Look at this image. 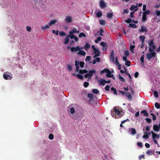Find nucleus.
Masks as SVG:
<instances>
[{
  "mask_svg": "<svg viewBox=\"0 0 160 160\" xmlns=\"http://www.w3.org/2000/svg\"><path fill=\"white\" fill-rule=\"evenodd\" d=\"M132 22V20L130 18H129L126 20V22L127 23H129L131 22Z\"/></svg>",
  "mask_w": 160,
  "mask_h": 160,
  "instance_id": "60",
  "label": "nucleus"
},
{
  "mask_svg": "<svg viewBox=\"0 0 160 160\" xmlns=\"http://www.w3.org/2000/svg\"><path fill=\"white\" fill-rule=\"evenodd\" d=\"M155 108L157 109L160 108V104L158 102H156L155 104Z\"/></svg>",
  "mask_w": 160,
  "mask_h": 160,
  "instance_id": "40",
  "label": "nucleus"
},
{
  "mask_svg": "<svg viewBox=\"0 0 160 160\" xmlns=\"http://www.w3.org/2000/svg\"><path fill=\"white\" fill-rule=\"evenodd\" d=\"M76 76L77 78H79L81 80H82L83 79V76L81 74H77L76 75Z\"/></svg>",
  "mask_w": 160,
  "mask_h": 160,
  "instance_id": "30",
  "label": "nucleus"
},
{
  "mask_svg": "<svg viewBox=\"0 0 160 160\" xmlns=\"http://www.w3.org/2000/svg\"><path fill=\"white\" fill-rule=\"evenodd\" d=\"M99 5L101 8H103L106 7V4L103 0H100Z\"/></svg>",
  "mask_w": 160,
  "mask_h": 160,
  "instance_id": "6",
  "label": "nucleus"
},
{
  "mask_svg": "<svg viewBox=\"0 0 160 160\" xmlns=\"http://www.w3.org/2000/svg\"><path fill=\"white\" fill-rule=\"evenodd\" d=\"M108 69L107 68H105L103 70H102L101 72V73H103L105 72H107L108 71Z\"/></svg>",
  "mask_w": 160,
  "mask_h": 160,
  "instance_id": "53",
  "label": "nucleus"
},
{
  "mask_svg": "<svg viewBox=\"0 0 160 160\" xmlns=\"http://www.w3.org/2000/svg\"><path fill=\"white\" fill-rule=\"evenodd\" d=\"M27 30L28 32H30L31 30V28L30 27L27 26L26 27Z\"/></svg>",
  "mask_w": 160,
  "mask_h": 160,
  "instance_id": "61",
  "label": "nucleus"
},
{
  "mask_svg": "<svg viewBox=\"0 0 160 160\" xmlns=\"http://www.w3.org/2000/svg\"><path fill=\"white\" fill-rule=\"evenodd\" d=\"M79 65H80V67L81 68H83L84 66V62H79Z\"/></svg>",
  "mask_w": 160,
  "mask_h": 160,
  "instance_id": "41",
  "label": "nucleus"
},
{
  "mask_svg": "<svg viewBox=\"0 0 160 160\" xmlns=\"http://www.w3.org/2000/svg\"><path fill=\"white\" fill-rule=\"evenodd\" d=\"M94 51L95 54V55L94 57V58H95L96 57L100 56V53L98 48H97V49H95V50Z\"/></svg>",
  "mask_w": 160,
  "mask_h": 160,
  "instance_id": "10",
  "label": "nucleus"
},
{
  "mask_svg": "<svg viewBox=\"0 0 160 160\" xmlns=\"http://www.w3.org/2000/svg\"><path fill=\"white\" fill-rule=\"evenodd\" d=\"M88 97L90 98L91 100L93 99V95L91 93H88Z\"/></svg>",
  "mask_w": 160,
  "mask_h": 160,
  "instance_id": "37",
  "label": "nucleus"
},
{
  "mask_svg": "<svg viewBox=\"0 0 160 160\" xmlns=\"http://www.w3.org/2000/svg\"><path fill=\"white\" fill-rule=\"evenodd\" d=\"M153 94L155 97L156 98H158V93L156 91H155L153 92Z\"/></svg>",
  "mask_w": 160,
  "mask_h": 160,
  "instance_id": "45",
  "label": "nucleus"
},
{
  "mask_svg": "<svg viewBox=\"0 0 160 160\" xmlns=\"http://www.w3.org/2000/svg\"><path fill=\"white\" fill-rule=\"evenodd\" d=\"M153 128L155 132H158L159 131V127L157 125H154L153 126Z\"/></svg>",
  "mask_w": 160,
  "mask_h": 160,
  "instance_id": "14",
  "label": "nucleus"
},
{
  "mask_svg": "<svg viewBox=\"0 0 160 160\" xmlns=\"http://www.w3.org/2000/svg\"><path fill=\"white\" fill-rule=\"evenodd\" d=\"M65 41L64 42V43L65 44H67L68 43L69 41V38L68 37V36H67L64 39Z\"/></svg>",
  "mask_w": 160,
  "mask_h": 160,
  "instance_id": "21",
  "label": "nucleus"
},
{
  "mask_svg": "<svg viewBox=\"0 0 160 160\" xmlns=\"http://www.w3.org/2000/svg\"><path fill=\"white\" fill-rule=\"evenodd\" d=\"M48 138L50 140H52L54 138V135L52 134H50L49 135Z\"/></svg>",
  "mask_w": 160,
  "mask_h": 160,
  "instance_id": "47",
  "label": "nucleus"
},
{
  "mask_svg": "<svg viewBox=\"0 0 160 160\" xmlns=\"http://www.w3.org/2000/svg\"><path fill=\"white\" fill-rule=\"evenodd\" d=\"M102 39V38L100 37H97V39L95 40V42L96 43H97L99 41H101Z\"/></svg>",
  "mask_w": 160,
  "mask_h": 160,
  "instance_id": "46",
  "label": "nucleus"
},
{
  "mask_svg": "<svg viewBox=\"0 0 160 160\" xmlns=\"http://www.w3.org/2000/svg\"><path fill=\"white\" fill-rule=\"evenodd\" d=\"M111 90L113 94L115 95H117L118 93L117 92L115 88H114L113 87H112L111 88Z\"/></svg>",
  "mask_w": 160,
  "mask_h": 160,
  "instance_id": "23",
  "label": "nucleus"
},
{
  "mask_svg": "<svg viewBox=\"0 0 160 160\" xmlns=\"http://www.w3.org/2000/svg\"><path fill=\"white\" fill-rule=\"evenodd\" d=\"M111 74V72L110 71V70L108 69V71L106 73V76L108 78L109 77V76L110 75V74Z\"/></svg>",
  "mask_w": 160,
  "mask_h": 160,
  "instance_id": "54",
  "label": "nucleus"
},
{
  "mask_svg": "<svg viewBox=\"0 0 160 160\" xmlns=\"http://www.w3.org/2000/svg\"><path fill=\"white\" fill-rule=\"evenodd\" d=\"M146 55L147 60L149 61L152 58L155 57L156 54L154 52H152L149 53H147Z\"/></svg>",
  "mask_w": 160,
  "mask_h": 160,
  "instance_id": "3",
  "label": "nucleus"
},
{
  "mask_svg": "<svg viewBox=\"0 0 160 160\" xmlns=\"http://www.w3.org/2000/svg\"><path fill=\"white\" fill-rule=\"evenodd\" d=\"M67 68L68 71H71L72 70V68L71 65H67Z\"/></svg>",
  "mask_w": 160,
  "mask_h": 160,
  "instance_id": "33",
  "label": "nucleus"
},
{
  "mask_svg": "<svg viewBox=\"0 0 160 160\" xmlns=\"http://www.w3.org/2000/svg\"><path fill=\"white\" fill-rule=\"evenodd\" d=\"M99 23L101 25H104L105 24V22L103 20H100L99 21Z\"/></svg>",
  "mask_w": 160,
  "mask_h": 160,
  "instance_id": "44",
  "label": "nucleus"
},
{
  "mask_svg": "<svg viewBox=\"0 0 160 160\" xmlns=\"http://www.w3.org/2000/svg\"><path fill=\"white\" fill-rule=\"evenodd\" d=\"M124 68L125 70V71L126 74L128 76L129 78L130 79L129 80V82H130L132 81L131 76L129 73L127 72V70L126 69L125 67L124 66Z\"/></svg>",
  "mask_w": 160,
  "mask_h": 160,
  "instance_id": "17",
  "label": "nucleus"
},
{
  "mask_svg": "<svg viewBox=\"0 0 160 160\" xmlns=\"http://www.w3.org/2000/svg\"><path fill=\"white\" fill-rule=\"evenodd\" d=\"M130 62L129 60H127L125 62V65L128 67H129L130 65Z\"/></svg>",
  "mask_w": 160,
  "mask_h": 160,
  "instance_id": "42",
  "label": "nucleus"
},
{
  "mask_svg": "<svg viewBox=\"0 0 160 160\" xmlns=\"http://www.w3.org/2000/svg\"><path fill=\"white\" fill-rule=\"evenodd\" d=\"M129 25L130 27L134 28H137V26L136 24H134L129 23Z\"/></svg>",
  "mask_w": 160,
  "mask_h": 160,
  "instance_id": "51",
  "label": "nucleus"
},
{
  "mask_svg": "<svg viewBox=\"0 0 160 160\" xmlns=\"http://www.w3.org/2000/svg\"><path fill=\"white\" fill-rule=\"evenodd\" d=\"M56 22L57 20H52L49 23V25L50 26L52 24H54L55 22Z\"/></svg>",
  "mask_w": 160,
  "mask_h": 160,
  "instance_id": "48",
  "label": "nucleus"
},
{
  "mask_svg": "<svg viewBox=\"0 0 160 160\" xmlns=\"http://www.w3.org/2000/svg\"><path fill=\"white\" fill-rule=\"evenodd\" d=\"M80 50V47L79 46H77L75 47H72L70 48V50L72 52H77Z\"/></svg>",
  "mask_w": 160,
  "mask_h": 160,
  "instance_id": "4",
  "label": "nucleus"
},
{
  "mask_svg": "<svg viewBox=\"0 0 160 160\" xmlns=\"http://www.w3.org/2000/svg\"><path fill=\"white\" fill-rule=\"evenodd\" d=\"M110 86L108 85H107L105 87V90L107 91L109 90Z\"/></svg>",
  "mask_w": 160,
  "mask_h": 160,
  "instance_id": "58",
  "label": "nucleus"
},
{
  "mask_svg": "<svg viewBox=\"0 0 160 160\" xmlns=\"http://www.w3.org/2000/svg\"><path fill=\"white\" fill-rule=\"evenodd\" d=\"M89 85V83L88 82H85L84 83V86L85 88L87 87Z\"/></svg>",
  "mask_w": 160,
  "mask_h": 160,
  "instance_id": "56",
  "label": "nucleus"
},
{
  "mask_svg": "<svg viewBox=\"0 0 160 160\" xmlns=\"http://www.w3.org/2000/svg\"><path fill=\"white\" fill-rule=\"evenodd\" d=\"M79 51L78 52V54L80 55L84 56L86 54L85 52L83 50Z\"/></svg>",
  "mask_w": 160,
  "mask_h": 160,
  "instance_id": "16",
  "label": "nucleus"
},
{
  "mask_svg": "<svg viewBox=\"0 0 160 160\" xmlns=\"http://www.w3.org/2000/svg\"><path fill=\"white\" fill-rule=\"evenodd\" d=\"M154 151L148 150L146 152V154L148 155H152L154 154Z\"/></svg>",
  "mask_w": 160,
  "mask_h": 160,
  "instance_id": "27",
  "label": "nucleus"
},
{
  "mask_svg": "<svg viewBox=\"0 0 160 160\" xmlns=\"http://www.w3.org/2000/svg\"><path fill=\"white\" fill-rule=\"evenodd\" d=\"M118 78L119 79V80L122 82H125V79L123 78L122 76H121L120 74L118 75Z\"/></svg>",
  "mask_w": 160,
  "mask_h": 160,
  "instance_id": "29",
  "label": "nucleus"
},
{
  "mask_svg": "<svg viewBox=\"0 0 160 160\" xmlns=\"http://www.w3.org/2000/svg\"><path fill=\"white\" fill-rule=\"evenodd\" d=\"M98 18H100L102 16V13L101 12H98L96 14Z\"/></svg>",
  "mask_w": 160,
  "mask_h": 160,
  "instance_id": "35",
  "label": "nucleus"
},
{
  "mask_svg": "<svg viewBox=\"0 0 160 160\" xmlns=\"http://www.w3.org/2000/svg\"><path fill=\"white\" fill-rule=\"evenodd\" d=\"M79 62L76 61L75 62V65L76 66V72H78L79 70Z\"/></svg>",
  "mask_w": 160,
  "mask_h": 160,
  "instance_id": "9",
  "label": "nucleus"
},
{
  "mask_svg": "<svg viewBox=\"0 0 160 160\" xmlns=\"http://www.w3.org/2000/svg\"><path fill=\"white\" fill-rule=\"evenodd\" d=\"M149 50L150 52H154V50L156 48V46L154 44L153 42V40L152 39L151 40L149 44Z\"/></svg>",
  "mask_w": 160,
  "mask_h": 160,
  "instance_id": "2",
  "label": "nucleus"
},
{
  "mask_svg": "<svg viewBox=\"0 0 160 160\" xmlns=\"http://www.w3.org/2000/svg\"><path fill=\"white\" fill-rule=\"evenodd\" d=\"M91 57L90 56H87L85 58V60L86 62L89 61L90 60Z\"/></svg>",
  "mask_w": 160,
  "mask_h": 160,
  "instance_id": "55",
  "label": "nucleus"
},
{
  "mask_svg": "<svg viewBox=\"0 0 160 160\" xmlns=\"http://www.w3.org/2000/svg\"><path fill=\"white\" fill-rule=\"evenodd\" d=\"M115 63L116 66L118 67V69L119 70L121 69V65L118 62L117 57H116Z\"/></svg>",
  "mask_w": 160,
  "mask_h": 160,
  "instance_id": "7",
  "label": "nucleus"
},
{
  "mask_svg": "<svg viewBox=\"0 0 160 160\" xmlns=\"http://www.w3.org/2000/svg\"><path fill=\"white\" fill-rule=\"evenodd\" d=\"M76 30H77V29L76 28H73L72 31H73V32L74 33H79V31H77Z\"/></svg>",
  "mask_w": 160,
  "mask_h": 160,
  "instance_id": "59",
  "label": "nucleus"
},
{
  "mask_svg": "<svg viewBox=\"0 0 160 160\" xmlns=\"http://www.w3.org/2000/svg\"><path fill=\"white\" fill-rule=\"evenodd\" d=\"M139 38L142 42L144 43L145 39V37L144 36H141L139 37Z\"/></svg>",
  "mask_w": 160,
  "mask_h": 160,
  "instance_id": "20",
  "label": "nucleus"
},
{
  "mask_svg": "<svg viewBox=\"0 0 160 160\" xmlns=\"http://www.w3.org/2000/svg\"><path fill=\"white\" fill-rule=\"evenodd\" d=\"M49 26L48 25H46L44 26H42L41 27V29L42 30H44L47 29L49 28Z\"/></svg>",
  "mask_w": 160,
  "mask_h": 160,
  "instance_id": "39",
  "label": "nucleus"
},
{
  "mask_svg": "<svg viewBox=\"0 0 160 160\" xmlns=\"http://www.w3.org/2000/svg\"><path fill=\"white\" fill-rule=\"evenodd\" d=\"M79 38H82V37H86V35L83 32H81L79 35Z\"/></svg>",
  "mask_w": 160,
  "mask_h": 160,
  "instance_id": "32",
  "label": "nucleus"
},
{
  "mask_svg": "<svg viewBox=\"0 0 160 160\" xmlns=\"http://www.w3.org/2000/svg\"><path fill=\"white\" fill-rule=\"evenodd\" d=\"M150 13V11L149 10H147L146 11H145L144 12H143V13H144L145 14H146V15H147H147L149 14Z\"/></svg>",
  "mask_w": 160,
  "mask_h": 160,
  "instance_id": "49",
  "label": "nucleus"
},
{
  "mask_svg": "<svg viewBox=\"0 0 160 160\" xmlns=\"http://www.w3.org/2000/svg\"><path fill=\"white\" fill-rule=\"evenodd\" d=\"M129 130L131 131V134L133 135L135 134L136 133V130L134 128H130Z\"/></svg>",
  "mask_w": 160,
  "mask_h": 160,
  "instance_id": "22",
  "label": "nucleus"
},
{
  "mask_svg": "<svg viewBox=\"0 0 160 160\" xmlns=\"http://www.w3.org/2000/svg\"><path fill=\"white\" fill-rule=\"evenodd\" d=\"M52 32L53 33H54L57 35H58V30H57V31H56L55 30H52Z\"/></svg>",
  "mask_w": 160,
  "mask_h": 160,
  "instance_id": "62",
  "label": "nucleus"
},
{
  "mask_svg": "<svg viewBox=\"0 0 160 160\" xmlns=\"http://www.w3.org/2000/svg\"><path fill=\"white\" fill-rule=\"evenodd\" d=\"M92 92L95 94H97L99 93V91L96 89H93L92 90Z\"/></svg>",
  "mask_w": 160,
  "mask_h": 160,
  "instance_id": "43",
  "label": "nucleus"
},
{
  "mask_svg": "<svg viewBox=\"0 0 160 160\" xmlns=\"http://www.w3.org/2000/svg\"><path fill=\"white\" fill-rule=\"evenodd\" d=\"M100 45L103 47H108L106 43L104 42H102L100 43Z\"/></svg>",
  "mask_w": 160,
  "mask_h": 160,
  "instance_id": "34",
  "label": "nucleus"
},
{
  "mask_svg": "<svg viewBox=\"0 0 160 160\" xmlns=\"http://www.w3.org/2000/svg\"><path fill=\"white\" fill-rule=\"evenodd\" d=\"M137 145L140 147H142V143L141 142H139L137 143Z\"/></svg>",
  "mask_w": 160,
  "mask_h": 160,
  "instance_id": "63",
  "label": "nucleus"
},
{
  "mask_svg": "<svg viewBox=\"0 0 160 160\" xmlns=\"http://www.w3.org/2000/svg\"><path fill=\"white\" fill-rule=\"evenodd\" d=\"M106 80L104 79H100L99 80V83L102 86H104L105 84Z\"/></svg>",
  "mask_w": 160,
  "mask_h": 160,
  "instance_id": "15",
  "label": "nucleus"
},
{
  "mask_svg": "<svg viewBox=\"0 0 160 160\" xmlns=\"http://www.w3.org/2000/svg\"><path fill=\"white\" fill-rule=\"evenodd\" d=\"M3 77L5 80H11L12 78V77L8 75L5 74V73L3 74Z\"/></svg>",
  "mask_w": 160,
  "mask_h": 160,
  "instance_id": "8",
  "label": "nucleus"
},
{
  "mask_svg": "<svg viewBox=\"0 0 160 160\" xmlns=\"http://www.w3.org/2000/svg\"><path fill=\"white\" fill-rule=\"evenodd\" d=\"M144 55L143 54L142 55L140 58V60L141 61L143 64H144Z\"/></svg>",
  "mask_w": 160,
  "mask_h": 160,
  "instance_id": "50",
  "label": "nucleus"
},
{
  "mask_svg": "<svg viewBox=\"0 0 160 160\" xmlns=\"http://www.w3.org/2000/svg\"><path fill=\"white\" fill-rule=\"evenodd\" d=\"M75 112V110L74 108L72 107L70 108V112L72 114H73Z\"/></svg>",
  "mask_w": 160,
  "mask_h": 160,
  "instance_id": "36",
  "label": "nucleus"
},
{
  "mask_svg": "<svg viewBox=\"0 0 160 160\" xmlns=\"http://www.w3.org/2000/svg\"><path fill=\"white\" fill-rule=\"evenodd\" d=\"M141 30L139 31L140 32H147L148 31V30L146 29V27L142 26L141 27Z\"/></svg>",
  "mask_w": 160,
  "mask_h": 160,
  "instance_id": "18",
  "label": "nucleus"
},
{
  "mask_svg": "<svg viewBox=\"0 0 160 160\" xmlns=\"http://www.w3.org/2000/svg\"><path fill=\"white\" fill-rule=\"evenodd\" d=\"M88 72V71L87 70L85 69H80L79 71V73L82 74H83L84 73H87Z\"/></svg>",
  "mask_w": 160,
  "mask_h": 160,
  "instance_id": "25",
  "label": "nucleus"
},
{
  "mask_svg": "<svg viewBox=\"0 0 160 160\" xmlns=\"http://www.w3.org/2000/svg\"><path fill=\"white\" fill-rule=\"evenodd\" d=\"M65 20L66 23H69L72 22V18L71 16H66Z\"/></svg>",
  "mask_w": 160,
  "mask_h": 160,
  "instance_id": "11",
  "label": "nucleus"
},
{
  "mask_svg": "<svg viewBox=\"0 0 160 160\" xmlns=\"http://www.w3.org/2000/svg\"><path fill=\"white\" fill-rule=\"evenodd\" d=\"M124 53L125 56L127 57L128 56L129 53L128 51V50H125Z\"/></svg>",
  "mask_w": 160,
  "mask_h": 160,
  "instance_id": "52",
  "label": "nucleus"
},
{
  "mask_svg": "<svg viewBox=\"0 0 160 160\" xmlns=\"http://www.w3.org/2000/svg\"><path fill=\"white\" fill-rule=\"evenodd\" d=\"M111 114L113 117L116 118V115L118 116L119 118L122 117V116L120 115L121 112L117 107L113 108V110H111Z\"/></svg>",
  "mask_w": 160,
  "mask_h": 160,
  "instance_id": "1",
  "label": "nucleus"
},
{
  "mask_svg": "<svg viewBox=\"0 0 160 160\" xmlns=\"http://www.w3.org/2000/svg\"><path fill=\"white\" fill-rule=\"evenodd\" d=\"M110 59L112 62H114L115 61V58L114 56V51L113 50L111 51L110 55Z\"/></svg>",
  "mask_w": 160,
  "mask_h": 160,
  "instance_id": "5",
  "label": "nucleus"
},
{
  "mask_svg": "<svg viewBox=\"0 0 160 160\" xmlns=\"http://www.w3.org/2000/svg\"><path fill=\"white\" fill-rule=\"evenodd\" d=\"M135 47V46L134 45H131L130 47V49L131 52H134V48Z\"/></svg>",
  "mask_w": 160,
  "mask_h": 160,
  "instance_id": "38",
  "label": "nucleus"
},
{
  "mask_svg": "<svg viewBox=\"0 0 160 160\" xmlns=\"http://www.w3.org/2000/svg\"><path fill=\"white\" fill-rule=\"evenodd\" d=\"M107 16L108 18H112L113 14L112 12H108L107 14Z\"/></svg>",
  "mask_w": 160,
  "mask_h": 160,
  "instance_id": "28",
  "label": "nucleus"
},
{
  "mask_svg": "<svg viewBox=\"0 0 160 160\" xmlns=\"http://www.w3.org/2000/svg\"><path fill=\"white\" fill-rule=\"evenodd\" d=\"M126 96L130 100L132 99L131 94L130 92H127V93L126 94Z\"/></svg>",
  "mask_w": 160,
  "mask_h": 160,
  "instance_id": "13",
  "label": "nucleus"
},
{
  "mask_svg": "<svg viewBox=\"0 0 160 160\" xmlns=\"http://www.w3.org/2000/svg\"><path fill=\"white\" fill-rule=\"evenodd\" d=\"M90 46L88 43H86L85 45L83 46L84 49L86 51H88L90 48Z\"/></svg>",
  "mask_w": 160,
  "mask_h": 160,
  "instance_id": "12",
  "label": "nucleus"
},
{
  "mask_svg": "<svg viewBox=\"0 0 160 160\" xmlns=\"http://www.w3.org/2000/svg\"><path fill=\"white\" fill-rule=\"evenodd\" d=\"M152 133L153 139H155V138H159V135H157L155 133L153 132L152 131Z\"/></svg>",
  "mask_w": 160,
  "mask_h": 160,
  "instance_id": "19",
  "label": "nucleus"
},
{
  "mask_svg": "<svg viewBox=\"0 0 160 160\" xmlns=\"http://www.w3.org/2000/svg\"><path fill=\"white\" fill-rule=\"evenodd\" d=\"M156 15L157 16H160V11L159 10H157L156 11Z\"/></svg>",
  "mask_w": 160,
  "mask_h": 160,
  "instance_id": "64",
  "label": "nucleus"
},
{
  "mask_svg": "<svg viewBox=\"0 0 160 160\" xmlns=\"http://www.w3.org/2000/svg\"><path fill=\"white\" fill-rule=\"evenodd\" d=\"M137 8V6L134 5H132L130 8V9L131 11H132L134 9Z\"/></svg>",
  "mask_w": 160,
  "mask_h": 160,
  "instance_id": "31",
  "label": "nucleus"
},
{
  "mask_svg": "<svg viewBox=\"0 0 160 160\" xmlns=\"http://www.w3.org/2000/svg\"><path fill=\"white\" fill-rule=\"evenodd\" d=\"M66 33L63 32H61L59 33V35L61 36H65Z\"/></svg>",
  "mask_w": 160,
  "mask_h": 160,
  "instance_id": "57",
  "label": "nucleus"
},
{
  "mask_svg": "<svg viewBox=\"0 0 160 160\" xmlns=\"http://www.w3.org/2000/svg\"><path fill=\"white\" fill-rule=\"evenodd\" d=\"M142 20L143 21L145 22L147 21V15L143 13Z\"/></svg>",
  "mask_w": 160,
  "mask_h": 160,
  "instance_id": "24",
  "label": "nucleus"
},
{
  "mask_svg": "<svg viewBox=\"0 0 160 160\" xmlns=\"http://www.w3.org/2000/svg\"><path fill=\"white\" fill-rule=\"evenodd\" d=\"M96 72V71L94 70H90L88 72V73L91 76H92L94 73Z\"/></svg>",
  "mask_w": 160,
  "mask_h": 160,
  "instance_id": "26",
  "label": "nucleus"
}]
</instances>
